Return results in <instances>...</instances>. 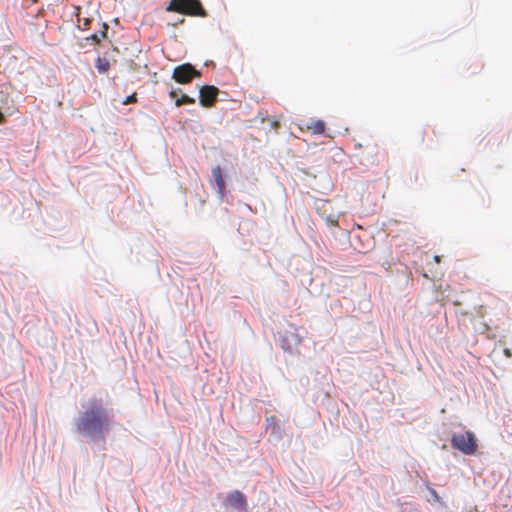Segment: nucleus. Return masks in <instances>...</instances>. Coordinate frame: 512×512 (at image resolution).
Listing matches in <instances>:
<instances>
[{
  "label": "nucleus",
  "instance_id": "obj_1",
  "mask_svg": "<svg viewBox=\"0 0 512 512\" xmlns=\"http://www.w3.org/2000/svg\"><path fill=\"white\" fill-rule=\"evenodd\" d=\"M83 411L75 422L76 431L91 439H105L111 428L112 411L108 410L103 401L92 397L82 405Z\"/></svg>",
  "mask_w": 512,
  "mask_h": 512
},
{
  "label": "nucleus",
  "instance_id": "obj_2",
  "mask_svg": "<svg viewBox=\"0 0 512 512\" xmlns=\"http://www.w3.org/2000/svg\"><path fill=\"white\" fill-rule=\"evenodd\" d=\"M166 11L188 16H207V13L199 0H170L166 7Z\"/></svg>",
  "mask_w": 512,
  "mask_h": 512
},
{
  "label": "nucleus",
  "instance_id": "obj_3",
  "mask_svg": "<svg viewBox=\"0 0 512 512\" xmlns=\"http://www.w3.org/2000/svg\"><path fill=\"white\" fill-rule=\"evenodd\" d=\"M451 446L464 455H474L478 450L477 438L472 431L454 433L451 437Z\"/></svg>",
  "mask_w": 512,
  "mask_h": 512
},
{
  "label": "nucleus",
  "instance_id": "obj_4",
  "mask_svg": "<svg viewBox=\"0 0 512 512\" xmlns=\"http://www.w3.org/2000/svg\"><path fill=\"white\" fill-rule=\"evenodd\" d=\"M201 73L190 63L176 66L172 73V79L179 84H189L194 78L200 77Z\"/></svg>",
  "mask_w": 512,
  "mask_h": 512
},
{
  "label": "nucleus",
  "instance_id": "obj_5",
  "mask_svg": "<svg viewBox=\"0 0 512 512\" xmlns=\"http://www.w3.org/2000/svg\"><path fill=\"white\" fill-rule=\"evenodd\" d=\"M219 89L212 85H204L199 90V102L203 107H212L217 100Z\"/></svg>",
  "mask_w": 512,
  "mask_h": 512
},
{
  "label": "nucleus",
  "instance_id": "obj_6",
  "mask_svg": "<svg viewBox=\"0 0 512 512\" xmlns=\"http://www.w3.org/2000/svg\"><path fill=\"white\" fill-rule=\"evenodd\" d=\"M330 208L331 203L329 201H324L317 207V211L329 227H337L339 215L336 213H327Z\"/></svg>",
  "mask_w": 512,
  "mask_h": 512
},
{
  "label": "nucleus",
  "instance_id": "obj_7",
  "mask_svg": "<svg viewBox=\"0 0 512 512\" xmlns=\"http://www.w3.org/2000/svg\"><path fill=\"white\" fill-rule=\"evenodd\" d=\"M299 128L301 131H307L314 135H322L325 132L326 125L322 120L311 119L309 121H301Z\"/></svg>",
  "mask_w": 512,
  "mask_h": 512
},
{
  "label": "nucleus",
  "instance_id": "obj_8",
  "mask_svg": "<svg viewBox=\"0 0 512 512\" xmlns=\"http://www.w3.org/2000/svg\"><path fill=\"white\" fill-rule=\"evenodd\" d=\"M226 503L228 506L238 510L247 509L246 496L241 491L238 490H235L227 495Z\"/></svg>",
  "mask_w": 512,
  "mask_h": 512
},
{
  "label": "nucleus",
  "instance_id": "obj_9",
  "mask_svg": "<svg viewBox=\"0 0 512 512\" xmlns=\"http://www.w3.org/2000/svg\"><path fill=\"white\" fill-rule=\"evenodd\" d=\"M212 177L217 186L218 193L222 197L225 192V181L220 166H216L212 169Z\"/></svg>",
  "mask_w": 512,
  "mask_h": 512
},
{
  "label": "nucleus",
  "instance_id": "obj_10",
  "mask_svg": "<svg viewBox=\"0 0 512 512\" xmlns=\"http://www.w3.org/2000/svg\"><path fill=\"white\" fill-rule=\"evenodd\" d=\"M96 68L99 73L104 74L110 69V62L105 57H98L96 59Z\"/></svg>",
  "mask_w": 512,
  "mask_h": 512
},
{
  "label": "nucleus",
  "instance_id": "obj_11",
  "mask_svg": "<svg viewBox=\"0 0 512 512\" xmlns=\"http://www.w3.org/2000/svg\"><path fill=\"white\" fill-rule=\"evenodd\" d=\"M194 103H195V99L188 95H185V94H183L180 98H177L175 101V105L177 107H180L185 104H194Z\"/></svg>",
  "mask_w": 512,
  "mask_h": 512
},
{
  "label": "nucleus",
  "instance_id": "obj_12",
  "mask_svg": "<svg viewBox=\"0 0 512 512\" xmlns=\"http://www.w3.org/2000/svg\"><path fill=\"white\" fill-rule=\"evenodd\" d=\"M267 426L272 428L273 432H280V427L277 424L276 416L272 415L266 419Z\"/></svg>",
  "mask_w": 512,
  "mask_h": 512
},
{
  "label": "nucleus",
  "instance_id": "obj_13",
  "mask_svg": "<svg viewBox=\"0 0 512 512\" xmlns=\"http://www.w3.org/2000/svg\"><path fill=\"white\" fill-rule=\"evenodd\" d=\"M136 101H137L136 93H133L132 95L127 96L122 103L124 105H128L131 103H135Z\"/></svg>",
  "mask_w": 512,
  "mask_h": 512
},
{
  "label": "nucleus",
  "instance_id": "obj_14",
  "mask_svg": "<svg viewBox=\"0 0 512 512\" xmlns=\"http://www.w3.org/2000/svg\"><path fill=\"white\" fill-rule=\"evenodd\" d=\"M5 121H6V118H5L4 114L0 111V124L5 123Z\"/></svg>",
  "mask_w": 512,
  "mask_h": 512
},
{
  "label": "nucleus",
  "instance_id": "obj_15",
  "mask_svg": "<svg viewBox=\"0 0 512 512\" xmlns=\"http://www.w3.org/2000/svg\"><path fill=\"white\" fill-rule=\"evenodd\" d=\"M169 96H170L171 98H176V96H177V92H176L175 90H171V91L169 92Z\"/></svg>",
  "mask_w": 512,
  "mask_h": 512
},
{
  "label": "nucleus",
  "instance_id": "obj_16",
  "mask_svg": "<svg viewBox=\"0 0 512 512\" xmlns=\"http://www.w3.org/2000/svg\"><path fill=\"white\" fill-rule=\"evenodd\" d=\"M504 354H505L507 357H510V356L512 355V353H511L510 349H508V348H505V349H504Z\"/></svg>",
  "mask_w": 512,
  "mask_h": 512
},
{
  "label": "nucleus",
  "instance_id": "obj_17",
  "mask_svg": "<svg viewBox=\"0 0 512 512\" xmlns=\"http://www.w3.org/2000/svg\"><path fill=\"white\" fill-rule=\"evenodd\" d=\"M434 261H435L436 263H440V261H441L440 256L435 255V256H434Z\"/></svg>",
  "mask_w": 512,
  "mask_h": 512
}]
</instances>
